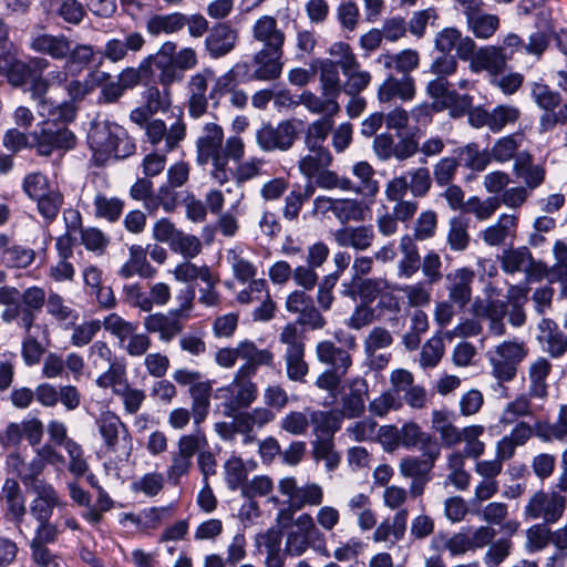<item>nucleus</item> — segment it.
<instances>
[{"mask_svg":"<svg viewBox=\"0 0 567 567\" xmlns=\"http://www.w3.org/2000/svg\"><path fill=\"white\" fill-rule=\"evenodd\" d=\"M399 248L402 257L396 266V276L400 279H411L421 267V255L417 245L410 235H404L400 239Z\"/></svg>","mask_w":567,"mask_h":567,"instance_id":"nucleus-31","label":"nucleus"},{"mask_svg":"<svg viewBox=\"0 0 567 567\" xmlns=\"http://www.w3.org/2000/svg\"><path fill=\"white\" fill-rule=\"evenodd\" d=\"M240 359L246 362L237 370L238 374L254 377L261 365L271 367L274 353L268 349H258L252 341L239 342Z\"/></svg>","mask_w":567,"mask_h":567,"instance_id":"nucleus-26","label":"nucleus"},{"mask_svg":"<svg viewBox=\"0 0 567 567\" xmlns=\"http://www.w3.org/2000/svg\"><path fill=\"white\" fill-rule=\"evenodd\" d=\"M157 270L147 260V249L141 245H132L128 248V259L118 269L117 275L123 279H130L137 275L143 279L153 278Z\"/></svg>","mask_w":567,"mask_h":567,"instance_id":"nucleus-25","label":"nucleus"},{"mask_svg":"<svg viewBox=\"0 0 567 567\" xmlns=\"http://www.w3.org/2000/svg\"><path fill=\"white\" fill-rule=\"evenodd\" d=\"M102 323L103 328L118 340L121 349L137 330V323L127 321L115 312L106 316Z\"/></svg>","mask_w":567,"mask_h":567,"instance_id":"nucleus-57","label":"nucleus"},{"mask_svg":"<svg viewBox=\"0 0 567 567\" xmlns=\"http://www.w3.org/2000/svg\"><path fill=\"white\" fill-rule=\"evenodd\" d=\"M336 124L334 118L319 117L309 123L303 133V144L307 151L328 148L324 143Z\"/></svg>","mask_w":567,"mask_h":567,"instance_id":"nucleus-39","label":"nucleus"},{"mask_svg":"<svg viewBox=\"0 0 567 567\" xmlns=\"http://www.w3.org/2000/svg\"><path fill=\"white\" fill-rule=\"evenodd\" d=\"M256 71H281L284 61V47H262L254 54Z\"/></svg>","mask_w":567,"mask_h":567,"instance_id":"nucleus-59","label":"nucleus"},{"mask_svg":"<svg viewBox=\"0 0 567 567\" xmlns=\"http://www.w3.org/2000/svg\"><path fill=\"white\" fill-rule=\"evenodd\" d=\"M333 215L343 226H349V221H362L364 219V207L357 199L337 198Z\"/></svg>","mask_w":567,"mask_h":567,"instance_id":"nucleus-62","label":"nucleus"},{"mask_svg":"<svg viewBox=\"0 0 567 567\" xmlns=\"http://www.w3.org/2000/svg\"><path fill=\"white\" fill-rule=\"evenodd\" d=\"M565 508V496L539 491L529 498L524 515L530 519L542 518L546 524H555L563 517Z\"/></svg>","mask_w":567,"mask_h":567,"instance_id":"nucleus-10","label":"nucleus"},{"mask_svg":"<svg viewBox=\"0 0 567 567\" xmlns=\"http://www.w3.org/2000/svg\"><path fill=\"white\" fill-rule=\"evenodd\" d=\"M6 75L13 86L30 92L33 99H42L50 85L42 73H6Z\"/></svg>","mask_w":567,"mask_h":567,"instance_id":"nucleus-44","label":"nucleus"},{"mask_svg":"<svg viewBox=\"0 0 567 567\" xmlns=\"http://www.w3.org/2000/svg\"><path fill=\"white\" fill-rule=\"evenodd\" d=\"M403 175L406 177L409 190L413 197L423 198L431 190L433 178L427 167L420 166L406 171Z\"/></svg>","mask_w":567,"mask_h":567,"instance_id":"nucleus-60","label":"nucleus"},{"mask_svg":"<svg viewBox=\"0 0 567 567\" xmlns=\"http://www.w3.org/2000/svg\"><path fill=\"white\" fill-rule=\"evenodd\" d=\"M144 76H141L144 84L147 86L144 92L145 105L148 107L151 112H158L169 104L168 95L164 94V91H159L157 86V81L155 79V73H142Z\"/></svg>","mask_w":567,"mask_h":567,"instance_id":"nucleus-63","label":"nucleus"},{"mask_svg":"<svg viewBox=\"0 0 567 567\" xmlns=\"http://www.w3.org/2000/svg\"><path fill=\"white\" fill-rule=\"evenodd\" d=\"M278 489L288 498V504L293 511L321 506L324 498L323 487L319 483L307 481L300 485L295 476L281 478Z\"/></svg>","mask_w":567,"mask_h":567,"instance_id":"nucleus-7","label":"nucleus"},{"mask_svg":"<svg viewBox=\"0 0 567 567\" xmlns=\"http://www.w3.org/2000/svg\"><path fill=\"white\" fill-rule=\"evenodd\" d=\"M35 259V251L17 244L8 235L0 233V261L7 268L24 269Z\"/></svg>","mask_w":567,"mask_h":567,"instance_id":"nucleus-22","label":"nucleus"},{"mask_svg":"<svg viewBox=\"0 0 567 567\" xmlns=\"http://www.w3.org/2000/svg\"><path fill=\"white\" fill-rule=\"evenodd\" d=\"M70 41L64 35L40 34L32 39L31 47L33 50L47 53L53 59L62 60L70 52Z\"/></svg>","mask_w":567,"mask_h":567,"instance_id":"nucleus-42","label":"nucleus"},{"mask_svg":"<svg viewBox=\"0 0 567 567\" xmlns=\"http://www.w3.org/2000/svg\"><path fill=\"white\" fill-rule=\"evenodd\" d=\"M93 205L95 216L110 223L117 221L125 207L124 200L117 197H107L102 193L95 195Z\"/></svg>","mask_w":567,"mask_h":567,"instance_id":"nucleus-55","label":"nucleus"},{"mask_svg":"<svg viewBox=\"0 0 567 567\" xmlns=\"http://www.w3.org/2000/svg\"><path fill=\"white\" fill-rule=\"evenodd\" d=\"M518 216L502 214L497 220L480 231V238L491 247L512 244L517 236Z\"/></svg>","mask_w":567,"mask_h":567,"instance_id":"nucleus-14","label":"nucleus"},{"mask_svg":"<svg viewBox=\"0 0 567 567\" xmlns=\"http://www.w3.org/2000/svg\"><path fill=\"white\" fill-rule=\"evenodd\" d=\"M437 229V214L432 209L422 212L413 226V241H424L435 236Z\"/></svg>","mask_w":567,"mask_h":567,"instance_id":"nucleus-64","label":"nucleus"},{"mask_svg":"<svg viewBox=\"0 0 567 567\" xmlns=\"http://www.w3.org/2000/svg\"><path fill=\"white\" fill-rule=\"evenodd\" d=\"M499 208V200L496 196H491L485 199H481L478 196H471L464 206L466 214H473L477 220L489 219L496 210Z\"/></svg>","mask_w":567,"mask_h":567,"instance_id":"nucleus-61","label":"nucleus"},{"mask_svg":"<svg viewBox=\"0 0 567 567\" xmlns=\"http://www.w3.org/2000/svg\"><path fill=\"white\" fill-rule=\"evenodd\" d=\"M315 194V185L307 182L303 186L296 185L295 188L289 192L285 197V206L282 209V216L289 221L298 219L299 213L305 205Z\"/></svg>","mask_w":567,"mask_h":567,"instance_id":"nucleus-41","label":"nucleus"},{"mask_svg":"<svg viewBox=\"0 0 567 567\" xmlns=\"http://www.w3.org/2000/svg\"><path fill=\"white\" fill-rule=\"evenodd\" d=\"M189 100L188 111L194 118L200 117L207 110V79L202 73L192 76L188 83Z\"/></svg>","mask_w":567,"mask_h":567,"instance_id":"nucleus-43","label":"nucleus"},{"mask_svg":"<svg viewBox=\"0 0 567 567\" xmlns=\"http://www.w3.org/2000/svg\"><path fill=\"white\" fill-rule=\"evenodd\" d=\"M19 302L22 308V328L29 333L34 324L38 315L47 305V295L43 288L32 286L20 292Z\"/></svg>","mask_w":567,"mask_h":567,"instance_id":"nucleus-27","label":"nucleus"},{"mask_svg":"<svg viewBox=\"0 0 567 567\" xmlns=\"http://www.w3.org/2000/svg\"><path fill=\"white\" fill-rule=\"evenodd\" d=\"M329 59L321 61L320 71H352L359 63L350 45L344 42L333 43L329 50Z\"/></svg>","mask_w":567,"mask_h":567,"instance_id":"nucleus-35","label":"nucleus"},{"mask_svg":"<svg viewBox=\"0 0 567 567\" xmlns=\"http://www.w3.org/2000/svg\"><path fill=\"white\" fill-rule=\"evenodd\" d=\"M70 63L76 68L99 69L104 60L101 50L94 51L93 47L80 44L69 52Z\"/></svg>","mask_w":567,"mask_h":567,"instance_id":"nucleus-58","label":"nucleus"},{"mask_svg":"<svg viewBox=\"0 0 567 567\" xmlns=\"http://www.w3.org/2000/svg\"><path fill=\"white\" fill-rule=\"evenodd\" d=\"M207 446L206 435L200 431L182 435L177 441L176 451L171 453V463L165 473L167 481L174 486L179 485L182 478L187 476L194 466L193 457Z\"/></svg>","mask_w":567,"mask_h":567,"instance_id":"nucleus-2","label":"nucleus"},{"mask_svg":"<svg viewBox=\"0 0 567 567\" xmlns=\"http://www.w3.org/2000/svg\"><path fill=\"white\" fill-rule=\"evenodd\" d=\"M368 394V384L365 380L361 379L353 383L350 392L341 399L342 420L360 417L365 411V396Z\"/></svg>","mask_w":567,"mask_h":567,"instance_id":"nucleus-36","label":"nucleus"},{"mask_svg":"<svg viewBox=\"0 0 567 567\" xmlns=\"http://www.w3.org/2000/svg\"><path fill=\"white\" fill-rule=\"evenodd\" d=\"M33 492L35 496L30 503V514L35 522L50 520L54 508L64 506L58 491L48 482H39Z\"/></svg>","mask_w":567,"mask_h":567,"instance_id":"nucleus-13","label":"nucleus"},{"mask_svg":"<svg viewBox=\"0 0 567 567\" xmlns=\"http://www.w3.org/2000/svg\"><path fill=\"white\" fill-rule=\"evenodd\" d=\"M470 221L463 216H454L449 220L446 241L452 251H464L470 246Z\"/></svg>","mask_w":567,"mask_h":567,"instance_id":"nucleus-46","label":"nucleus"},{"mask_svg":"<svg viewBox=\"0 0 567 567\" xmlns=\"http://www.w3.org/2000/svg\"><path fill=\"white\" fill-rule=\"evenodd\" d=\"M95 383L101 389L111 388L116 394L118 389L128 384L125 363L120 360L112 362L107 365V370L97 377Z\"/></svg>","mask_w":567,"mask_h":567,"instance_id":"nucleus-54","label":"nucleus"},{"mask_svg":"<svg viewBox=\"0 0 567 567\" xmlns=\"http://www.w3.org/2000/svg\"><path fill=\"white\" fill-rule=\"evenodd\" d=\"M254 40L262 43V47H284L285 32L278 27V21L272 16H261L251 29Z\"/></svg>","mask_w":567,"mask_h":567,"instance_id":"nucleus-30","label":"nucleus"},{"mask_svg":"<svg viewBox=\"0 0 567 567\" xmlns=\"http://www.w3.org/2000/svg\"><path fill=\"white\" fill-rule=\"evenodd\" d=\"M187 22V16L181 12L169 14H157L147 22V31L152 35L161 33H175L181 31Z\"/></svg>","mask_w":567,"mask_h":567,"instance_id":"nucleus-47","label":"nucleus"},{"mask_svg":"<svg viewBox=\"0 0 567 567\" xmlns=\"http://www.w3.org/2000/svg\"><path fill=\"white\" fill-rule=\"evenodd\" d=\"M95 85L101 89L100 101L104 103L116 102L126 90L135 87L142 80L141 73H99Z\"/></svg>","mask_w":567,"mask_h":567,"instance_id":"nucleus-11","label":"nucleus"},{"mask_svg":"<svg viewBox=\"0 0 567 567\" xmlns=\"http://www.w3.org/2000/svg\"><path fill=\"white\" fill-rule=\"evenodd\" d=\"M92 147L115 158H126L134 154L136 146L127 132L115 123L95 125L89 134Z\"/></svg>","mask_w":567,"mask_h":567,"instance_id":"nucleus-3","label":"nucleus"},{"mask_svg":"<svg viewBox=\"0 0 567 567\" xmlns=\"http://www.w3.org/2000/svg\"><path fill=\"white\" fill-rule=\"evenodd\" d=\"M414 94V80L409 76V73H402L400 78L390 75L379 87L381 102H389L396 97L408 101L412 100Z\"/></svg>","mask_w":567,"mask_h":567,"instance_id":"nucleus-33","label":"nucleus"},{"mask_svg":"<svg viewBox=\"0 0 567 567\" xmlns=\"http://www.w3.org/2000/svg\"><path fill=\"white\" fill-rule=\"evenodd\" d=\"M311 454L315 461H323L328 471H333L341 460L334 449V437H315L311 441Z\"/></svg>","mask_w":567,"mask_h":567,"instance_id":"nucleus-49","label":"nucleus"},{"mask_svg":"<svg viewBox=\"0 0 567 567\" xmlns=\"http://www.w3.org/2000/svg\"><path fill=\"white\" fill-rule=\"evenodd\" d=\"M550 543L560 551L567 550V522L554 532L547 527L546 523L535 524L526 530L527 551H540Z\"/></svg>","mask_w":567,"mask_h":567,"instance_id":"nucleus-12","label":"nucleus"},{"mask_svg":"<svg viewBox=\"0 0 567 567\" xmlns=\"http://www.w3.org/2000/svg\"><path fill=\"white\" fill-rule=\"evenodd\" d=\"M333 163V156L329 148L308 151V154L301 156L298 161L300 174L312 183V179L324 168H329Z\"/></svg>","mask_w":567,"mask_h":567,"instance_id":"nucleus-37","label":"nucleus"},{"mask_svg":"<svg viewBox=\"0 0 567 567\" xmlns=\"http://www.w3.org/2000/svg\"><path fill=\"white\" fill-rule=\"evenodd\" d=\"M315 437H334L341 429L342 414L338 410L307 409Z\"/></svg>","mask_w":567,"mask_h":567,"instance_id":"nucleus-29","label":"nucleus"},{"mask_svg":"<svg viewBox=\"0 0 567 567\" xmlns=\"http://www.w3.org/2000/svg\"><path fill=\"white\" fill-rule=\"evenodd\" d=\"M506 59L503 48L495 45L482 47L476 51L472 71H503Z\"/></svg>","mask_w":567,"mask_h":567,"instance_id":"nucleus-40","label":"nucleus"},{"mask_svg":"<svg viewBox=\"0 0 567 567\" xmlns=\"http://www.w3.org/2000/svg\"><path fill=\"white\" fill-rule=\"evenodd\" d=\"M432 444H439L430 434L423 432L421 427L409 422L400 427V446L405 449L419 447L421 451L427 450Z\"/></svg>","mask_w":567,"mask_h":567,"instance_id":"nucleus-48","label":"nucleus"},{"mask_svg":"<svg viewBox=\"0 0 567 567\" xmlns=\"http://www.w3.org/2000/svg\"><path fill=\"white\" fill-rule=\"evenodd\" d=\"M474 278L475 272L466 267L449 272L445 280L450 301L464 308L471 301Z\"/></svg>","mask_w":567,"mask_h":567,"instance_id":"nucleus-19","label":"nucleus"},{"mask_svg":"<svg viewBox=\"0 0 567 567\" xmlns=\"http://www.w3.org/2000/svg\"><path fill=\"white\" fill-rule=\"evenodd\" d=\"M528 393L517 395L513 401L508 402L504 408L499 422L503 425H512L519 417L532 416L534 414L532 400Z\"/></svg>","mask_w":567,"mask_h":567,"instance_id":"nucleus-53","label":"nucleus"},{"mask_svg":"<svg viewBox=\"0 0 567 567\" xmlns=\"http://www.w3.org/2000/svg\"><path fill=\"white\" fill-rule=\"evenodd\" d=\"M255 138L258 147L266 153L287 152L297 140V130L291 120L281 121L277 125L262 123Z\"/></svg>","mask_w":567,"mask_h":567,"instance_id":"nucleus-8","label":"nucleus"},{"mask_svg":"<svg viewBox=\"0 0 567 567\" xmlns=\"http://www.w3.org/2000/svg\"><path fill=\"white\" fill-rule=\"evenodd\" d=\"M143 326L147 333H158L163 342L172 341L184 330V321L173 310L147 315Z\"/></svg>","mask_w":567,"mask_h":567,"instance_id":"nucleus-15","label":"nucleus"},{"mask_svg":"<svg viewBox=\"0 0 567 567\" xmlns=\"http://www.w3.org/2000/svg\"><path fill=\"white\" fill-rule=\"evenodd\" d=\"M332 236L339 247L364 251L372 247L375 231L372 225H349L337 229Z\"/></svg>","mask_w":567,"mask_h":567,"instance_id":"nucleus-17","label":"nucleus"},{"mask_svg":"<svg viewBox=\"0 0 567 567\" xmlns=\"http://www.w3.org/2000/svg\"><path fill=\"white\" fill-rule=\"evenodd\" d=\"M550 371L551 364L546 358H538L529 365L527 391L529 396L538 400H545L548 396L547 378Z\"/></svg>","mask_w":567,"mask_h":567,"instance_id":"nucleus-38","label":"nucleus"},{"mask_svg":"<svg viewBox=\"0 0 567 567\" xmlns=\"http://www.w3.org/2000/svg\"><path fill=\"white\" fill-rule=\"evenodd\" d=\"M462 33L456 28H445L436 34L435 48L441 53L436 56L432 71H456L457 62L451 52L456 48Z\"/></svg>","mask_w":567,"mask_h":567,"instance_id":"nucleus-16","label":"nucleus"},{"mask_svg":"<svg viewBox=\"0 0 567 567\" xmlns=\"http://www.w3.org/2000/svg\"><path fill=\"white\" fill-rule=\"evenodd\" d=\"M1 499L4 503L3 516L20 528L27 514L25 497L14 478H7L1 489Z\"/></svg>","mask_w":567,"mask_h":567,"instance_id":"nucleus-18","label":"nucleus"},{"mask_svg":"<svg viewBox=\"0 0 567 567\" xmlns=\"http://www.w3.org/2000/svg\"><path fill=\"white\" fill-rule=\"evenodd\" d=\"M513 174L530 190L538 188L546 178L545 167L540 164H536L534 156L526 151L516 154L513 164Z\"/></svg>","mask_w":567,"mask_h":567,"instance_id":"nucleus-21","label":"nucleus"},{"mask_svg":"<svg viewBox=\"0 0 567 567\" xmlns=\"http://www.w3.org/2000/svg\"><path fill=\"white\" fill-rule=\"evenodd\" d=\"M538 341L546 346L545 350L551 358H560L567 352V336L555 321L544 318L538 323Z\"/></svg>","mask_w":567,"mask_h":567,"instance_id":"nucleus-28","label":"nucleus"},{"mask_svg":"<svg viewBox=\"0 0 567 567\" xmlns=\"http://www.w3.org/2000/svg\"><path fill=\"white\" fill-rule=\"evenodd\" d=\"M352 174L359 179V184L354 183L357 189L351 190L352 193L364 196H375L378 194L379 183L374 179V169L368 162L355 163L352 166Z\"/></svg>","mask_w":567,"mask_h":567,"instance_id":"nucleus-51","label":"nucleus"},{"mask_svg":"<svg viewBox=\"0 0 567 567\" xmlns=\"http://www.w3.org/2000/svg\"><path fill=\"white\" fill-rule=\"evenodd\" d=\"M527 353L528 350L523 342L504 341L489 352L492 374L499 383L513 381L519 363Z\"/></svg>","mask_w":567,"mask_h":567,"instance_id":"nucleus-5","label":"nucleus"},{"mask_svg":"<svg viewBox=\"0 0 567 567\" xmlns=\"http://www.w3.org/2000/svg\"><path fill=\"white\" fill-rule=\"evenodd\" d=\"M427 92L441 103V109L450 111L452 117H461L472 109L473 97L466 93H457L454 84L444 75L431 81L427 85Z\"/></svg>","mask_w":567,"mask_h":567,"instance_id":"nucleus-9","label":"nucleus"},{"mask_svg":"<svg viewBox=\"0 0 567 567\" xmlns=\"http://www.w3.org/2000/svg\"><path fill=\"white\" fill-rule=\"evenodd\" d=\"M300 102L312 114H321L320 117L334 118L340 112V105L334 99H321L312 92L306 91L300 95Z\"/></svg>","mask_w":567,"mask_h":567,"instance_id":"nucleus-52","label":"nucleus"},{"mask_svg":"<svg viewBox=\"0 0 567 567\" xmlns=\"http://www.w3.org/2000/svg\"><path fill=\"white\" fill-rule=\"evenodd\" d=\"M499 261L506 274L525 272L533 265V256L527 247L522 246L503 250Z\"/></svg>","mask_w":567,"mask_h":567,"instance_id":"nucleus-45","label":"nucleus"},{"mask_svg":"<svg viewBox=\"0 0 567 567\" xmlns=\"http://www.w3.org/2000/svg\"><path fill=\"white\" fill-rule=\"evenodd\" d=\"M175 280L179 282H193L197 279H200L203 282L208 286H213V276L208 266H197L190 261V259H185L183 262L178 264L174 270L172 271Z\"/></svg>","mask_w":567,"mask_h":567,"instance_id":"nucleus-50","label":"nucleus"},{"mask_svg":"<svg viewBox=\"0 0 567 567\" xmlns=\"http://www.w3.org/2000/svg\"><path fill=\"white\" fill-rule=\"evenodd\" d=\"M223 142V128L215 123L206 124L203 135L197 141L198 164L205 165L209 161L218 162L220 158H224Z\"/></svg>","mask_w":567,"mask_h":567,"instance_id":"nucleus-20","label":"nucleus"},{"mask_svg":"<svg viewBox=\"0 0 567 567\" xmlns=\"http://www.w3.org/2000/svg\"><path fill=\"white\" fill-rule=\"evenodd\" d=\"M317 360L327 365L328 369L338 372L348 373L352 367V355L349 350L343 347L336 346L330 340H323L316 346Z\"/></svg>","mask_w":567,"mask_h":567,"instance_id":"nucleus-24","label":"nucleus"},{"mask_svg":"<svg viewBox=\"0 0 567 567\" xmlns=\"http://www.w3.org/2000/svg\"><path fill=\"white\" fill-rule=\"evenodd\" d=\"M96 425L104 441V445L111 452L116 450L121 435L123 437L130 435L127 426L122 422L120 416L110 411L100 415L96 420Z\"/></svg>","mask_w":567,"mask_h":567,"instance_id":"nucleus-32","label":"nucleus"},{"mask_svg":"<svg viewBox=\"0 0 567 567\" xmlns=\"http://www.w3.org/2000/svg\"><path fill=\"white\" fill-rule=\"evenodd\" d=\"M219 398L223 399V414L225 416L235 415L236 412L249 408L258 396L256 383L248 375H241L236 372L233 381L218 389Z\"/></svg>","mask_w":567,"mask_h":567,"instance_id":"nucleus-6","label":"nucleus"},{"mask_svg":"<svg viewBox=\"0 0 567 567\" xmlns=\"http://www.w3.org/2000/svg\"><path fill=\"white\" fill-rule=\"evenodd\" d=\"M279 341L285 346L282 358L286 364L287 378L292 382L305 383L309 373V364L305 360L303 333L296 324L288 323L281 329Z\"/></svg>","mask_w":567,"mask_h":567,"instance_id":"nucleus-1","label":"nucleus"},{"mask_svg":"<svg viewBox=\"0 0 567 567\" xmlns=\"http://www.w3.org/2000/svg\"><path fill=\"white\" fill-rule=\"evenodd\" d=\"M188 394L192 400L190 409L194 424L199 426L209 414L213 394L212 381H200L198 384L192 386V389H188Z\"/></svg>","mask_w":567,"mask_h":567,"instance_id":"nucleus-34","label":"nucleus"},{"mask_svg":"<svg viewBox=\"0 0 567 567\" xmlns=\"http://www.w3.org/2000/svg\"><path fill=\"white\" fill-rule=\"evenodd\" d=\"M441 447L432 444L430 449L422 451L421 456H405L400 461V474L411 480L410 494L413 497L421 496L425 486L432 480V470L440 457Z\"/></svg>","mask_w":567,"mask_h":567,"instance_id":"nucleus-4","label":"nucleus"},{"mask_svg":"<svg viewBox=\"0 0 567 567\" xmlns=\"http://www.w3.org/2000/svg\"><path fill=\"white\" fill-rule=\"evenodd\" d=\"M238 33L228 23L214 25L205 39V48L212 58L225 56L236 47Z\"/></svg>","mask_w":567,"mask_h":567,"instance_id":"nucleus-23","label":"nucleus"},{"mask_svg":"<svg viewBox=\"0 0 567 567\" xmlns=\"http://www.w3.org/2000/svg\"><path fill=\"white\" fill-rule=\"evenodd\" d=\"M467 29L476 39L488 40L499 29V18L496 14L481 12L466 22Z\"/></svg>","mask_w":567,"mask_h":567,"instance_id":"nucleus-56","label":"nucleus"}]
</instances>
